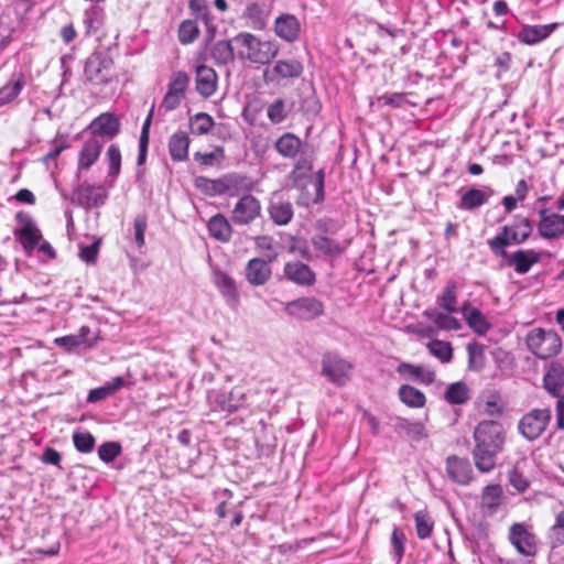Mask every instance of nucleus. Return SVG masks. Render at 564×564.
Returning <instances> with one entry per match:
<instances>
[{
    "instance_id": "nucleus-55",
    "label": "nucleus",
    "mask_w": 564,
    "mask_h": 564,
    "mask_svg": "<svg viewBox=\"0 0 564 564\" xmlns=\"http://www.w3.org/2000/svg\"><path fill=\"white\" fill-rule=\"evenodd\" d=\"M122 447L118 442H105L98 448V456L104 463H111L121 454Z\"/></svg>"
},
{
    "instance_id": "nucleus-52",
    "label": "nucleus",
    "mask_w": 564,
    "mask_h": 564,
    "mask_svg": "<svg viewBox=\"0 0 564 564\" xmlns=\"http://www.w3.org/2000/svg\"><path fill=\"white\" fill-rule=\"evenodd\" d=\"M267 117L274 124L283 122L288 117L285 101L282 98L273 100L267 108Z\"/></svg>"
},
{
    "instance_id": "nucleus-57",
    "label": "nucleus",
    "mask_w": 564,
    "mask_h": 564,
    "mask_svg": "<svg viewBox=\"0 0 564 564\" xmlns=\"http://www.w3.org/2000/svg\"><path fill=\"white\" fill-rule=\"evenodd\" d=\"M75 336L79 341V346L85 348H93L99 340L98 332L91 330L90 327L85 325L79 328Z\"/></svg>"
},
{
    "instance_id": "nucleus-50",
    "label": "nucleus",
    "mask_w": 564,
    "mask_h": 564,
    "mask_svg": "<svg viewBox=\"0 0 564 564\" xmlns=\"http://www.w3.org/2000/svg\"><path fill=\"white\" fill-rule=\"evenodd\" d=\"M196 186L209 196H218L225 194L223 177L210 180L204 176H198L195 180Z\"/></svg>"
},
{
    "instance_id": "nucleus-38",
    "label": "nucleus",
    "mask_w": 564,
    "mask_h": 564,
    "mask_svg": "<svg viewBox=\"0 0 564 564\" xmlns=\"http://www.w3.org/2000/svg\"><path fill=\"white\" fill-rule=\"evenodd\" d=\"M207 227L210 236L220 242H227L231 236V226L227 218L220 214L213 216Z\"/></svg>"
},
{
    "instance_id": "nucleus-48",
    "label": "nucleus",
    "mask_w": 564,
    "mask_h": 564,
    "mask_svg": "<svg viewBox=\"0 0 564 564\" xmlns=\"http://www.w3.org/2000/svg\"><path fill=\"white\" fill-rule=\"evenodd\" d=\"M405 534L398 528L394 527L391 533V551L390 554L395 562L400 564L405 552Z\"/></svg>"
},
{
    "instance_id": "nucleus-18",
    "label": "nucleus",
    "mask_w": 564,
    "mask_h": 564,
    "mask_svg": "<svg viewBox=\"0 0 564 564\" xmlns=\"http://www.w3.org/2000/svg\"><path fill=\"white\" fill-rule=\"evenodd\" d=\"M107 196L101 186L82 184L75 188L72 202L83 207H99L105 204Z\"/></svg>"
},
{
    "instance_id": "nucleus-51",
    "label": "nucleus",
    "mask_w": 564,
    "mask_h": 564,
    "mask_svg": "<svg viewBox=\"0 0 564 564\" xmlns=\"http://www.w3.org/2000/svg\"><path fill=\"white\" fill-rule=\"evenodd\" d=\"M73 443L77 452L88 454L94 451L96 440L87 431H76L73 434Z\"/></svg>"
},
{
    "instance_id": "nucleus-10",
    "label": "nucleus",
    "mask_w": 564,
    "mask_h": 564,
    "mask_svg": "<svg viewBox=\"0 0 564 564\" xmlns=\"http://www.w3.org/2000/svg\"><path fill=\"white\" fill-rule=\"evenodd\" d=\"M352 366L340 356L327 352L322 359V375L335 386L343 387L350 380Z\"/></svg>"
},
{
    "instance_id": "nucleus-31",
    "label": "nucleus",
    "mask_w": 564,
    "mask_h": 564,
    "mask_svg": "<svg viewBox=\"0 0 564 564\" xmlns=\"http://www.w3.org/2000/svg\"><path fill=\"white\" fill-rule=\"evenodd\" d=\"M492 195L494 189L489 186L484 187V189L470 188L460 196L458 208L466 210L476 209L484 205Z\"/></svg>"
},
{
    "instance_id": "nucleus-35",
    "label": "nucleus",
    "mask_w": 564,
    "mask_h": 564,
    "mask_svg": "<svg viewBox=\"0 0 564 564\" xmlns=\"http://www.w3.org/2000/svg\"><path fill=\"white\" fill-rule=\"evenodd\" d=\"M502 488L500 485H487L481 492V508L489 514L497 512L502 500Z\"/></svg>"
},
{
    "instance_id": "nucleus-64",
    "label": "nucleus",
    "mask_w": 564,
    "mask_h": 564,
    "mask_svg": "<svg viewBox=\"0 0 564 564\" xmlns=\"http://www.w3.org/2000/svg\"><path fill=\"white\" fill-rule=\"evenodd\" d=\"M184 99V97L177 94L166 91L161 102V108H163L166 112L173 111L180 107Z\"/></svg>"
},
{
    "instance_id": "nucleus-45",
    "label": "nucleus",
    "mask_w": 564,
    "mask_h": 564,
    "mask_svg": "<svg viewBox=\"0 0 564 564\" xmlns=\"http://www.w3.org/2000/svg\"><path fill=\"white\" fill-rule=\"evenodd\" d=\"M437 303L447 313L457 312V288L454 282L447 283L442 295L437 297Z\"/></svg>"
},
{
    "instance_id": "nucleus-40",
    "label": "nucleus",
    "mask_w": 564,
    "mask_h": 564,
    "mask_svg": "<svg viewBox=\"0 0 564 564\" xmlns=\"http://www.w3.org/2000/svg\"><path fill=\"white\" fill-rule=\"evenodd\" d=\"M452 313H444L438 311L424 312V315L433 322L440 329L443 330H458L462 327L460 322L451 315Z\"/></svg>"
},
{
    "instance_id": "nucleus-25",
    "label": "nucleus",
    "mask_w": 564,
    "mask_h": 564,
    "mask_svg": "<svg viewBox=\"0 0 564 564\" xmlns=\"http://www.w3.org/2000/svg\"><path fill=\"white\" fill-rule=\"evenodd\" d=\"M284 275L299 285L311 286L315 283V273L307 264L300 261L288 262L284 265Z\"/></svg>"
},
{
    "instance_id": "nucleus-22",
    "label": "nucleus",
    "mask_w": 564,
    "mask_h": 564,
    "mask_svg": "<svg viewBox=\"0 0 564 564\" xmlns=\"http://www.w3.org/2000/svg\"><path fill=\"white\" fill-rule=\"evenodd\" d=\"M269 215L272 221L279 226L288 225L294 215L291 202L284 199L282 195L274 193L269 204Z\"/></svg>"
},
{
    "instance_id": "nucleus-12",
    "label": "nucleus",
    "mask_w": 564,
    "mask_h": 564,
    "mask_svg": "<svg viewBox=\"0 0 564 564\" xmlns=\"http://www.w3.org/2000/svg\"><path fill=\"white\" fill-rule=\"evenodd\" d=\"M17 219L20 227L14 230V234L22 247H51L47 241L43 240L41 230L30 215L18 213Z\"/></svg>"
},
{
    "instance_id": "nucleus-61",
    "label": "nucleus",
    "mask_w": 564,
    "mask_h": 564,
    "mask_svg": "<svg viewBox=\"0 0 564 564\" xmlns=\"http://www.w3.org/2000/svg\"><path fill=\"white\" fill-rule=\"evenodd\" d=\"M408 93L384 94L380 97L379 100H382L384 105L391 106L393 108H401L408 104Z\"/></svg>"
},
{
    "instance_id": "nucleus-28",
    "label": "nucleus",
    "mask_w": 564,
    "mask_h": 564,
    "mask_svg": "<svg viewBox=\"0 0 564 564\" xmlns=\"http://www.w3.org/2000/svg\"><path fill=\"white\" fill-rule=\"evenodd\" d=\"M398 373L406 380H414L423 384H431L435 380V373L421 365L401 362L397 368Z\"/></svg>"
},
{
    "instance_id": "nucleus-32",
    "label": "nucleus",
    "mask_w": 564,
    "mask_h": 564,
    "mask_svg": "<svg viewBox=\"0 0 564 564\" xmlns=\"http://www.w3.org/2000/svg\"><path fill=\"white\" fill-rule=\"evenodd\" d=\"M189 138L184 131L174 132L169 140V153L172 161L183 162L188 158Z\"/></svg>"
},
{
    "instance_id": "nucleus-33",
    "label": "nucleus",
    "mask_w": 564,
    "mask_h": 564,
    "mask_svg": "<svg viewBox=\"0 0 564 564\" xmlns=\"http://www.w3.org/2000/svg\"><path fill=\"white\" fill-rule=\"evenodd\" d=\"M271 275V270L267 261L254 258L249 261L246 269V276L252 285L264 284Z\"/></svg>"
},
{
    "instance_id": "nucleus-9",
    "label": "nucleus",
    "mask_w": 564,
    "mask_h": 564,
    "mask_svg": "<svg viewBox=\"0 0 564 564\" xmlns=\"http://www.w3.org/2000/svg\"><path fill=\"white\" fill-rule=\"evenodd\" d=\"M508 540L522 556L534 557L538 553L536 535L523 522H514L510 525Z\"/></svg>"
},
{
    "instance_id": "nucleus-36",
    "label": "nucleus",
    "mask_w": 564,
    "mask_h": 564,
    "mask_svg": "<svg viewBox=\"0 0 564 564\" xmlns=\"http://www.w3.org/2000/svg\"><path fill=\"white\" fill-rule=\"evenodd\" d=\"M399 399L409 408L420 409L426 403L425 394L410 384H402L398 390Z\"/></svg>"
},
{
    "instance_id": "nucleus-24",
    "label": "nucleus",
    "mask_w": 564,
    "mask_h": 564,
    "mask_svg": "<svg viewBox=\"0 0 564 564\" xmlns=\"http://www.w3.org/2000/svg\"><path fill=\"white\" fill-rule=\"evenodd\" d=\"M196 91L204 98H208L215 94L217 89V74L214 68L206 65L196 67Z\"/></svg>"
},
{
    "instance_id": "nucleus-42",
    "label": "nucleus",
    "mask_w": 564,
    "mask_h": 564,
    "mask_svg": "<svg viewBox=\"0 0 564 564\" xmlns=\"http://www.w3.org/2000/svg\"><path fill=\"white\" fill-rule=\"evenodd\" d=\"M444 398L449 404H464L470 398L469 389L462 381L451 383L445 390Z\"/></svg>"
},
{
    "instance_id": "nucleus-59",
    "label": "nucleus",
    "mask_w": 564,
    "mask_h": 564,
    "mask_svg": "<svg viewBox=\"0 0 564 564\" xmlns=\"http://www.w3.org/2000/svg\"><path fill=\"white\" fill-rule=\"evenodd\" d=\"M509 485L512 486L518 492H524L529 486V479L519 470L517 466L508 473Z\"/></svg>"
},
{
    "instance_id": "nucleus-60",
    "label": "nucleus",
    "mask_w": 564,
    "mask_h": 564,
    "mask_svg": "<svg viewBox=\"0 0 564 564\" xmlns=\"http://www.w3.org/2000/svg\"><path fill=\"white\" fill-rule=\"evenodd\" d=\"M188 8L196 19L209 23V10L205 0H189Z\"/></svg>"
},
{
    "instance_id": "nucleus-8",
    "label": "nucleus",
    "mask_w": 564,
    "mask_h": 564,
    "mask_svg": "<svg viewBox=\"0 0 564 564\" xmlns=\"http://www.w3.org/2000/svg\"><path fill=\"white\" fill-rule=\"evenodd\" d=\"M552 417L551 410L533 409L525 413L518 423L520 434L528 441L539 438L545 431Z\"/></svg>"
},
{
    "instance_id": "nucleus-30",
    "label": "nucleus",
    "mask_w": 564,
    "mask_h": 564,
    "mask_svg": "<svg viewBox=\"0 0 564 564\" xmlns=\"http://www.w3.org/2000/svg\"><path fill=\"white\" fill-rule=\"evenodd\" d=\"M102 147V143L96 138L86 140L78 155V170H89L98 160Z\"/></svg>"
},
{
    "instance_id": "nucleus-6",
    "label": "nucleus",
    "mask_w": 564,
    "mask_h": 564,
    "mask_svg": "<svg viewBox=\"0 0 564 564\" xmlns=\"http://www.w3.org/2000/svg\"><path fill=\"white\" fill-rule=\"evenodd\" d=\"M528 349L540 359H547L557 355L562 347L560 336L554 330L534 328L525 338Z\"/></svg>"
},
{
    "instance_id": "nucleus-49",
    "label": "nucleus",
    "mask_w": 564,
    "mask_h": 564,
    "mask_svg": "<svg viewBox=\"0 0 564 564\" xmlns=\"http://www.w3.org/2000/svg\"><path fill=\"white\" fill-rule=\"evenodd\" d=\"M427 348L430 354L442 362H449L453 358V348L447 341L434 339L427 344Z\"/></svg>"
},
{
    "instance_id": "nucleus-21",
    "label": "nucleus",
    "mask_w": 564,
    "mask_h": 564,
    "mask_svg": "<svg viewBox=\"0 0 564 564\" xmlns=\"http://www.w3.org/2000/svg\"><path fill=\"white\" fill-rule=\"evenodd\" d=\"M544 389L557 400L564 399V366L551 362L543 376Z\"/></svg>"
},
{
    "instance_id": "nucleus-39",
    "label": "nucleus",
    "mask_w": 564,
    "mask_h": 564,
    "mask_svg": "<svg viewBox=\"0 0 564 564\" xmlns=\"http://www.w3.org/2000/svg\"><path fill=\"white\" fill-rule=\"evenodd\" d=\"M234 41L220 40L214 43L210 54L214 61L219 65H226L234 61L235 48Z\"/></svg>"
},
{
    "instance_id": "nucleus-34",
    "label": "nucleus",
    "mask_w": 564,
    "mask_h": 564,
    "mask_svg": "<svg viewBox=\"0 0 564 564\" xmlns=\"http://www.w3.org/2000/svg\"><path fill=\"white\" fill-rule=\"evenodd\" d=\"M24 87V77L21 73H14L10 80L0 88V107L13 101Z\"/></svg>"
},
{
    "instance_id": "nucleus-63",
    "label": "nucleus",
    "mask_w": 564,
    "mask_h": 564,
    "mask_svg": "<svg viewBox=\"0 0 564 564\" xmlns=\"http://www.w3.org/2000/svg\"><path fill=\"white\" fill-rule=\"evenodd\" d=\"M130 259V265L134 270V272L144 270L149 261L143 259V252L141 249H132V252L127 253Z\"/></svg>"
},
{
    "instance_id": "nucleus-41",
    "label": "nucleus",
    "mask_w": 564,
    "mask_h": 564,
    "mask_svg": "<svg viewBox=\"0 0 564 564\" xmlns=\"http://www.w3.org/2000/svg\"><path fill=\"white\" fill-rule=\"evenodd\" d=\"M395 430L399 433H404L413 442H420L427 436L423 423L410 422L405 419L398 420Z\"/></svg>"
},
{
    "instance_id": "nucleus-29",
    "label": "nucleus",
    "mask_w": 564,
    "mask_h": 564,
    "mask_svg": "<svg viewBox=\"0 0 564 564\" xmlns=\"http://www.w3.org/2000/svg\"><path fill=\"white\" fill-rule=\"evenodd\" d=\"M313 170V161L310 156L301 154L296 160L293 170L289 174L292 186L295 188H304L311 180L310 172Z\"/></svg>"
},
{
    "instance_id": "nucleus-15",
    "label": "nucleus",
    "mask_w": 564,
    "mask_h": 564,
    "mask_svg": "<svg viewBox=\"0 0 564 564\" xmlns=\"http://www.w3.org/2000/svg\"><path fill=\"white\" fill-rule=\"evenodd\" d=\"M260 213L259 199L251 194H245L236 203L231 212V219L236 225H249L260 216Z\"/></svg>"
},
{
    "instance_id": "nucleus-11",
    "label": "nucleus",
    "mask_w": 564,
    "mask_h": 564,
    "mask_svg": "<svg viewBox=\"0 0 564 564\" xmlns=\"http://www.w3.org/2000/svg\"><path fill=\"white\" fill-rule=\"evenodd\" d=\"M208 262L213 271V282L218 292L231 310H237L240 305V294L237 283L227 272L220 270L212 263V256L208 254Z\"/></svg>"
},
{
    "instance_id": "nucleus-5",
    "label": "nucleus",
    "mask_w": 564,
    "mask_h": 564,
    "mask_svg": "<svg viewBox=\"0 0 564 564\" xmlns=\"http://www.w3.org/2000/svg\"><path fill=\"white\" fill-rule=\"evenodd\" d=\"M113 59L108 50L95 51L85 62L84 76L93 85H107L112 77Z\"/></svg>"
},
{
    "instance_id": "nucleus-54",
    "label": "nucleus",
    "mask_w": 564,
    "mask_h": 564,
    "mask_svg": "<svg viewBox=\"0 0 564 564\" xmlns=\"http://www.w3.org/2000/svg\"><path fill=\"white\" fill-rule=\"evenodd\" d=\"M189 77L185 72H176L172 75L167 91L177 94L185 98Z\"/></svg>"
},
{
    "instance_id": "nucleus-2",
    "label": "nucleus",
    "mask_w": 564,
    "mask_h": 564,
    "mask_svg": "<svg viewBox=\"0 0 564 564\" xmlns=\"http://www.w3.org/2000/svg\"><path fill=\"white\" fill-rule=\"evenodd\" d=\"M232 41L238 48V57L252 64L268 65L279 54L276 42L262 41L251 33H238Z\"/></svg>"
},
{
    "instance_id": "nucleus-19",
    "label": "nucleus",
    "mask_w": 564,
    "mask_h": 564,
    "mask_svg": "<svg viewBox=\"0 0 564 564\" xmlns=\"http://www.w3.org/2000/svg\"><path fill=\"white\" fill-rule=\"evenodd\" d=\"M87 129L91 138L98 139L100 137L111 140L120 131V121L115 115L106 112L94 119Z\"/></svg>"
},
{
    "instance_id": "nucleus-47",
    "label": "nucleus",
    "mask_w": 564,
    "mask_h": 564,
    "mask_svg": "<svg viewBox=\"0 0 564 564\" xmlns=\"http://www.w3.org/2000/svg\"><path fill=\"white\" fill-rule=\"evenodd\" d=\"M106 161L108 163V177L115 182L121 170V152L117 144L109 145L106 152Z\"/></svg>"
},
{
    "instance_id": "nucleus-20",
    "label": "nucleus",
    "mask_w": 564,
    "mask_h": 564,
    "mask_svg": "<svg viewBox=\"0 0 564 564\" xmlns=\"http://www.w3.org/2000/svg\"><path fill=\"white\" fill-rule=\"evenodd\" d=\"M301 30V22L294 14L282 13L275 18L274 32L276 36L288 43L296 42L300 39Z\"/></svg>"
},
{
    "instance_id": "nucleus-46",
    "label": "nucleus",
    "mask_w": 564,
    "mask_h": 564,
    "mask_svg": "<svg viewBox=\"0 0 564 564\" xmlns=\"http://www.w3.org/2000/svg\"><path fill=\"white\" fill-rule=\"evenodd\" d=\"M547 540L553 550L564 545V509L556 514L555 522L550 528Z\"/></svg>"
},
{
    "instance_id": "nucleus-62",
    "label": "nucleus",
    "mask_w": 564,
    "mask_h": 564,
    "mask_svg": "<svg viewBox=\"0 0 564 564\" xmlns=\"http://www.w3.org/2000/svg\"><path fill=\"white\" fill-rule=\"evenodd\" d=\"M147 229V217L138 215L133 221L134 242L142 247L144 245V232Z\"/></svg>"
},
{
    "instance_id": "nucleus-53",
    "label": "nucleus",
    "mask_w": 564,
    "mask_h": 564,
    "mask_svg": "<svg viewBox=\"0 0 564 564\" xmlns=\"http://www.w3.org/2000/svg\"><path fill=\"white\" fill-rule=\"evenodd\" d=\"M199 34L198 26L193 20H185L178 28V40L182 44L193 43Z\"/></svg>"
},
{
    "instance_id": "nucleus-27",
    "label": "nucleus",
    "mask_w": 564,
    "mask_h": 564,
    "mask_svg": "<svg viewBox=\"0 0 564 564\" xmlns=\"http://www.w3.org/2000/svg\"><path fill=\"white\" fill-rule=\"evenodd\" d=\"M303 142L302 140L292 132L283 133L275 142L274 149L275 151L285 159H296L299 155L303 154L302 151Z\"/></svg>"
},
{
    "instance_id": "nucleus-7",
    "label": "nucleus",
    "mask_w": 564,
    "mask_h": 564,
    "mask_svg": "<svg viewBox=\"0 0 564 564\" xmlns=\"http://www.w3.org/2000/svg\"><path fill=\"white\" fill-rule=\"evenodd\" d=\"M533 227L529 218L516 217L513 223L506 225L501 231L492 238L490 247H508L524 242L532 234Z\"/></svg>"
},
{
    "instance_id": "nucleus-1",
    "label": "nucleus",
    "mask_w": 564,
    "mask_h": 564,
    "mask_svg": "<svg viewBox=\"0 0 564 564\" xmlns=\"http://www.w3.org/2000/svg\"><path fill=\"white\" fill-rule=\"evenodd\" d=\"M474 441L471 455L477 470L481 474L491 473L505 446L502 425L494 420L479 422L474 431Z\"/></svg>"
},
{
    "instance_id": "nucleus-16",
    "label": "nucleus",
    "mask_w": 564,
    "mask_h": 564,
    "mask_svg": "<svg viewBox=\"0 0 564 564\" xmlns=\"http://www.w3.org/2000/svg\"><path fill=\"white\" fill-rule=\"evenodd\" d=\"M498 257L502 258V263L507 267H511L519 274L527 273L531 267L539 261V256L518 249L514 252H508L507 249H494Z\"/></svg>"
},
{
    "instance_id": "nucleus-3",
    "label": "nucleus",
    "mask_w": 564,
    "mask_h": 564,
    "mask_svg": "<svg viewBox=\"0 0 564 564\" xmlns=\"http://www.w3.org/2000/svg\"><path fill=\"white\" fill-rule=\"evenodd\" d=\"M550 198V196H540L534 205L539 216L538 234L540 237L552 241L564 237V216L545 206Z\"/></svg>"
},
{
    "instance_id": "nucleus-4",
    "label": "nucleus",
    "mask_w": 564,
    "mask_h": 564,
    "mask_svg": "<svg viewBox=\"0 0 564 564\" xmlns=\"http://www.w3.org/2000/svg\"><path fill=\"white\" fill-rule=\"evenodd\" d=\"M304 72L302 62L296 58L276 59L267 65L263 72V80L276 86H290L299 79Z\"/></svg>"
},
{
    "instance_id": "nucleus-37",
    "label": "nucleus",
    "mask_w": 564,
    "mask_h": 564,
    "mask_svg": "<svg viewBox=\"0 0 564 564\" xmlns=\"http://www.w3.org/2000/svg\"><path fill=\"white\" fill-rule=\"evenodd\" d=\"M463 315L468 326L478 335H485L491 327L486 316L475 307H464Z\"/></svg>"
},
{
    "instance_id": "nucleus-26",
    "label": "nucleus",
    "mask_w": 564,
    "mask_h": 564,
    "mask_svg": "<svg viewBox=\"0 0 564 564\" xmlns=\"http://www.w3.org/2000/svg\"><path fill=\"white\" fill-rule=\"evenodd\" d=\"M557 28V23L544 24V25H529L524 24L520 29L517 37L518 40L527 45H534L546 37Z\"/></svg>"
},
{
    "instance_id": "nucleus-43",
    "label": "nucleus",
    "mask_w": 564,
    "mask_h": 564,
    "mask_svg": "<svg viewBox=\"0 0 564 564\" xmlns=\"http://www.w3.org/2000/svg\"><path fill=\"white\" fill-rule=\"evenodd\" d=\"M415 532L420 540L431 538L434 530V520L431 514L425 510H420L414 513Z\"/></svg>"
},
{
    "instance_id": "nucleus-14",
    "label": "nucleus",
    "mask_w": 564,
    "mask_h": 564,
    "mask_svg": "<svg viewBox=\"0 0 564 564\" xmlns=\"http://www.w3.org/2000/svg\"><path fill=\"white\" fill-rule=\"evenodd\" d=\"M245 393L237 388L229 393L221 390H212L207 394V402L212 411L232 413L243 404Z\"/></svg>"
},
{
    "instance_id": "nucleus-23",
    "label": "nucleus",
    "mask_w": 564,
    "mask_h": 564,
    "mask_svg": "<svg viewBox=\"0 0 564 564\" xmlns=\"http://www.w3.org/2000/svg\"><path fill=\"white\" fill-rule=\"evenodd\" d=\"M270 17V9L265 3L249 2L247 3L242 13V19L246 20L247 25L253 30H263Z\"/></svg>"
},
{
    "instance_id": "nucleus-13",
    "label": "nucleus",
    "mask_w": 564,
    "mask_h": 564,
    "mask_svg": "<svg viewBox=\"0 0 564 564\" xmlns=\"http://www.w3.org/2000/svg\"><path fill=\"white\" fill-rule=\"evenodd\" d=\"M288 315L303 321H312L324 314V304L312 296L300 297L285 304Z\"/></svg>"
},
{
    "instance_id": "nucleus-44",
    "label": "nucleus",
    "mask_w": 564,
    "mask_h": 564,
    "mask_svg": "<svg viewBox=\"0 0 564 564\" xmlns=\"http://www.w3.org/2000/svg\"><path fill=\"white\" fill-rule=\"evenodd\" d=\"M214 126L213 117L206 112H198L189 118V129L195 135L208 133Z\"/></svg>"
},
{
    "instance_id": "nucleus-17",
    "label": "nucleus",
    "mask_w": 564,
    "mask_h": 564,
    "mask_svg": "<svg viewBox=\"0 0 564 564\" xmlns=\"http://www.w3.org/2000/svg\"><path fill=\"white\" fill-rule=\"evenodd\" d=\"M445 469L447 477L457 485L467 486L474 479V470L467 458L456 455L448 456Z\"/></svg>"
},
{
    "instance_id": "nucleus-58",
    "label": "nucleus",
    "mask_w": 564,
    "mask_h": 564,
    "mask_svg": "<svg viewBox=\"0 0 564 564\" xmlns=\"http://www.w3.org/2000/svg\"><path fill=\"white\" fill-rule=\"evenodd\" d=\"M225 194L231 191H238L242 188L248 178L245 175L238 173H228L221 176Z\"/></svg>"
},
{
    "instance_id": "nucleus-56",
    "label": "nucleus",
    "mask_w": 564,
    "mask_h": 564,
    "mask_svg": "<svg viewBox=\"0 0 564 564\" xmlns=\"http://www.w3.org/2000/svg\"><path fill=\"white\" fill-rule=\"evenodd\" d=\"M102 11L97 7H93L85 12L84 23L88 33H95L101 26Z\"/></svg>"
}]
</instances>
